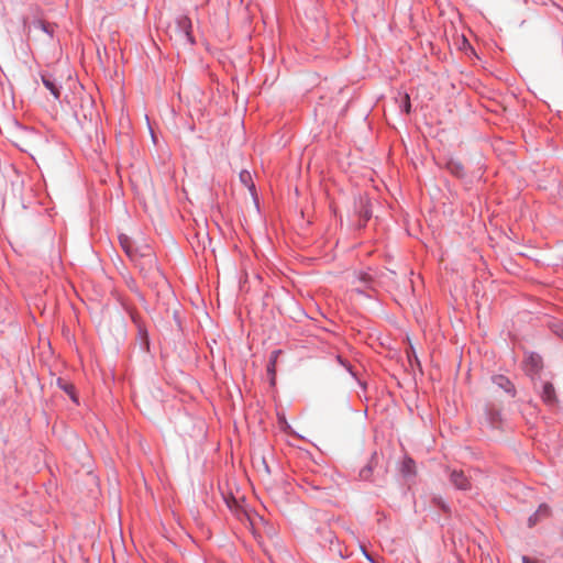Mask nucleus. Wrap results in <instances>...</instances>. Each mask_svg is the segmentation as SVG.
<instances>
[{
  "mask_svg": "<svg viewBox=\"0 0 563 563\" xmlns=\"http://www.w3.org/2000/svg\"><path fill=\"white\" fill-rule=\"evenodd\" d=\"M450 479H451V483L459 489H462V490H467L471 488V482L470 479L465 476V474L463 473V471H452L451 474H450Z\"/></svg>",
  "mask_w": 563,
  "mask_h": 563,
  "instance_id": "1",
  "label": "nucleus"
},
{
  "mask_svg": "<svg viewBox=\"0 0 563 563\" xmlns=\"http://www.w3.org/2000/svg\"><path fill=\"white\" fill-rule=\"evenodd\" d=\"M526 371L529 374H536L542 368V358L538 354H530L525 361Z\"/></svg>",
  "mask_w": 563,
  "mask_h": 563,
  "instance_id": "2",
  "label": "nucleus"
},
{
  "mask_svg": "<svg viewBox=\"0 0 563 563\" xmlns=\"http://www.w3.org/2000/svg\"><path fill=\"white\" fill-rule=\"evenodd\" d=\"M42 82L46 87V89L49 90V92L53 95L55 99L59 98V86L56 84L55 79H53L48 75H42Z\"/></svg>",
  "mask_w": 563,
  "mask_h": 563,
  "instance_id": "3",
  "label": "nucleus"
},
{
  "mask_svg": "<svg viewBox=\"0 0 563 563\" xmlns=\"http://www.w3.org/2000/svg\"><path fill=\"white\" fill-rule=\"evenodd\" d=\"M493 383L497 387H499V388L506 390L507 393L511 394L512 396H515V387H514L512 383L507 377H505L503 375L495 376V377H493Z\"/></svg>",
  "mask_w": 563,
  "mask_h": 563,
  "instance_id": "4",
  "label": "nucleus"
},
{
  "mask_svg": "<svg viewBox=\"0 0 563 563\" xmlns=\"http://www.w3.org/2000/svg\"><path fill=\"white\" fill-rule=\"evenodd\" d=\"M280 353H282L280 350L273 351L272 354H271V357H269L268 365H267V373L271 376V383L273 385L275 384L276 363H277V360H278Z\"/></svg>",
  "mask_w": 563,
  "mask_h": 563,
  "instance_id": "5",
  "label": "nucleus"
},
{
  "mask_svg": "<svg viewBox=\"0 0 563 563\" xmlns=\"http://www.w3.org/2000/svg\"><path fill=\"white\" fill-rule=\"evenodd\" d=\"M542 399L548 405H554L556 402L555 390L551 383H544L542 390Z\"/></svg>",
  "mask_w": 563,
  "mask_h": 563,
  "instance_id": "6",
  "label": "nucleus"
},
{
  "mask_svg": "<svg viewBox=\"0 0 563 563\" xmlns=\"http://www.w3.org/2000/svg\"><path fill=\"white\" fill-rule=\"evenodd\" d=\"M446 168L448 170L456 176V177H462L464 175V167L463 165L457 162V161H454V159H450L448 163H446Z\"/></svg>",
  "mask_w": 563,
  "mask_h": 563,
  "instance_id": "7",
  "label": "nucleus"
},
{
  "mask_svg": "<svg viewBox=\"0 0 563 563\" xmlns=\"http://www.w3.org/2000/svg\"><path fill=\"white\" fill-rule=\"evenodd\" d=\"M549 507L548 506H540L539 509L536 511L533 516L529 518V526H534L539 518L548 517L549 516Z\"/></svg>",
  "mask_w": 563,
  "mask_h": 563,
  "instance_id": "8",
  "label": "nucleus"
},
{
  "mask_svg": "<svg viewBox=\"0 0 563 563\" xmlns=\"http://www.w3.org/2000/svg\"><path fill=\"white\" fill-rule=\"evenodd\" d=\"M240 180H241V183H242L243 185H245V186L250 189V191H251L252 194H254V191H255V185H254V183H253V180H252V176H251L250 172H247V170H242V172L240 173Z\"/></svg>",
  "mask_w": 563,
  "mask_h": 563,
  "instance_id": "9",
  "label": "nucleus"
},
{
  "mask_svg": "<svg viewBox=\"0 0 563 563\" xmlns=\"http://www.w3.org/2000/svg\"><path fill=\"white\" fill-rule=\"evenodd\" d=\"M120 244H121L122 249L125 251V253L128 254V256H130L131 258H134V252L132 250V242L130 241V239L125 235H121Z\"/></svg>",
  "mask_w": 563,
  "mask_h": 563,
  "instance_id": "10",
  "label": "nucleus"
},
{
  "mask_svg": "<svg viewBox=\"0 0 563 563\" xmlns=\"http://www.w3.org/2000/svg\"><path fill=\"white\" fill-rule=\"evenodd\" d=\"M178 24L179 26L183 29L184 31V36L190 42L192 43V40H191V36H190V22L187 18H181L179 19L178 21Z\"/></svg>",
  "mask_w": 563,
  "mask_h": 563,
  "instance_id": "11",
  "label": "nucleus"
},
{
  "mask_svg": "<svg viewBox=\"0 0 563 563\" xmlns=\"http://www.w3.org/2000/svg\"><path fill=\"white\" fill-rule=\"evenodd\" d=\"M360 208H361V211H360L361 217L363 218L364 222H366L372 216V212L367 207V200L361 198L360 199Z\"/></svg>",
  "mask_w": 563,
  "mask_h": 563,
  "instance_id": "12",
  "label": "nucleus"
},
{
  "mask_svg": "<svg viewBox=\"0 0 563 563\" xmlns=\"http://www.w3.org/2000/svg\"><path fill=\"white\" fill-rule=\"evenodd\" d=\"M357 279L362 283L368 284L372 280V276L367 273H358L356 275Z\"/></svg>",
  "mask_w": 563,
  "mask_h": 563,
  "instance_id": "13",
  "label": "nucleus"
},
{
  "mask_svg": "<svg viewBox=\"0 0 563 563\" xmlns=\"http://www.w3.org/2000/svg\"><path fill=\"white\" fill-rule=\"evenodd\" d=\"M37 27L41 29L43 32L47 33L49 36H52V30L49 29V25L42 22V21H38L36 23Z\"/></svg>",
  "mask_w": 563,
  "mask_h": 563,
  "instance_id": "14",
  "label": "nucleus"
},
{
  "mask_svg": "<svg viewBox=\"0 0 563 563\" xmlns=\"http://www.w3.org/2000/svg\"><path fill=\"white\" fill-rule=\"evenodd\" d=\"M404 101H405V103H404V109H405V111H406L407 113H409V112H410V99H409V96H408V95H405V96H404Z\"/></svg>",
  "mask_w": 563,
  "mask_h": 563,
  "instance_id": "15",
  "label": "nucleus"
},
{
  "mask_svg": "<svg viewBox=\"0 0 563 563\" xmlns=\"http://www.w3.org/2000/svg\"><path fill=\"white\" fill-rule=\"evenodd\" d=\"M522 563H538V562L529 556H522Z\"/></svg>",
  "mask_w": 563,
  "mask_h": 563,
  "instance_id": "16",
  "label": "nucleus"
},
{
  "mask_svg": "<svg viewBox=\"0 0 563 563\" xmlns=\"http://www.w3.org/2000/svg\"><path fill=\"white\" fill-rule=\"evenodd\" d=\"M64 388H65V390H66L69 395H73V386H67V385H66ZM71 397L74 398V396H71Z\"/></svg>",
  "mask_w": 563,
  "mask_h": 563,
  "instance_id": "17",
  "label": "nucleus"
},
{
  "mask_svg": "<svg viewBox=\"0 0 563 563\" xmlns=\"http://www.w3.org/2000/svg\"><path fill=\"white\" fill-rule=\"evenodd\" d=\"M497 415H492L490 422L494 424L496 422Z\"/></svg>",
  "mask_w": 563,
  "mask_h": 563,
  "instance_id": "18",
  "label": "nucleus"
}]
</instances>
